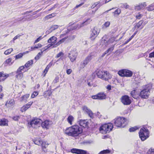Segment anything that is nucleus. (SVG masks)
I'll use <instances>...</instances> for the list:
<instances>
[{
  "mask_svg": "<svg viewBox=\"0 0 154 154\" xmlns=\"http://www.w3.org/2000/svg\"><path fill=\"white\" fill-rule=\"evenodd\" d=\"M64 132L69 136L75 137L82 133V129L78 125H74L66 128Z\"/></svg>",
  "mask_w": 154,
  "mask_h": 154,
  "instance_id": "1",
  "label": "nucleus"
},
{
  "mask_svg": "<svg viewBox=\"0 0 154 154\" xmlns=\"http://www.w3.org/2000/svg\"><path fill=\"white\" fill-rule=\"evenodd\" d=\"M113 125L111 123L106 124L102 125L99 128L100 132L103 134H106L112 131Z\"/></svg>",
  "mask_w": 154,
  "mask_h": 154,
  "instance_id": "2",
  "label": "nucleus"
},
{
  "mask_svg": "<svg viewBox=\"0 0 154 154\" xmlns=\"http://www.w3.org/2000/svg\"><path fill=\"white\" fill-rule=\"evenodd\" d=\"M114 123L115 125L118 127H123L128 123V121L126 119L123 117H119L114 119Z\"/></svg>",
  "mask_w": 154,
  "mask_h": 154,
  "instance_id": "3",
  "label": "nucleus"
},
{
  "mask_svg": "<svg viewBox=\"0 0 154 154\" xmlns=\"http://www.w3.org/2000/svg\"><path fill=\"white\" fill-rule=\"evenodd\" d=\"M139 133L140 137L143 141L146 140L149 137V132L148 130L144 127L140 129Z\"/></svg>",
  "mask_w": 154,
  "mask_h": 154,
  "instance_id": "4",
  "label": "nucleus"
},
{
  "mask_svg": "<svg viewBox=\"0 0 154 154\" xmlns=\"http://www.w3.org/2000/svg\"><path fill=\"white\" fill-rule=\"evenodd\" d=\"M115 40V38L114 37H113L110 39H108L106 36H104L101 40L100 45L102 46H106L109 44L113 42Z\"/></svg>",
  "mask_w": 154,
  "mask_h": 154,
  "instance_id": "5",
  "label": "nucleus"
},
{
  "mask_svg": "<svg viewBox=\"0 0 154 154\" xmlns=\"http://www.w3.org/2000/svg\"><path fill=\"white\" fill-rule=\"evenodd\" d=\"M42 122V120L39 119H34L28 123V126L29 127L36 128L39 126Z\"/></svg>",
  "mask_w": 154,
  "mask_h": 154,
  "instance_id": "6",
  "label": "nucleus"
},
{
  "mask_svg": "<svg viewBox=\"0 0 154 154\" xmlns=\"http://www.w3.org/2000/svg\"><path fill=\"white\" fill-rule=\"evenodd\" d=\"M151 86V84L147 85L146 86L147 88L143 89L140 92L139 96L141 98L146 99L148 97L150 94L149 90L151 88L149 87Z\"/></svg>",
  "mask_w": 154,
  "mask_h": 154,
  "instance_id": "7",
  "label": "nucleus"
},
{
  "mask_svg": "<svg viewBox=\"0 0 154 154\" xmlns=\"http://www.w3.org/2000/svg\"><path fill=\"white\" fill-rule=\"evenodd\" d=\"M118 74L121 76L131 77L133 75L132 71L127 69H122L118 72Z\"/></svg>",
  "mask_w": 154,
  "mask_h": 154,
  "instance_id": "8",
  "label": "nucleus"
},
{
  "mask_svg": "<svg viewBox=\"0 0 154 154\" xmlns=\"http://www.w3.org/2000/svg\"><path fill=\"white\" fill-rule=\"evenodd\" d=\"M120 100L122 103L125 105H129L131 103V100L128 95H125L122 96Z\"/></svg>",
  "mask_w": 154,
  "mask_h": 154,
  "instance_id": "9",
  "label": "nucleus"
},
{
  "mask_svg": "<svg viewBox=\"0 0 154 154\" xmlns=\"http://www.w3.org/2000/svg\"><path fill=\"white\" fill-rule=\"evenodd\" d=\"M92 56L89 55L86 57L85 60L81 62L80 64V68L81 69L84 68L92 59Z\"/></svg>",
  "mask_w": 154,
  "mask_h": 154,
  "instance_id": "10",
  "label": "nucleus"
},
{
  "mask_svg": "<svg viewBox=\"0 0 154 154\" xmlns=\"http://www.w3.org/2000/svg\"><path fill=\"white\" fill-rule=\"evenodd\" d=\"M78 54L77 52L74 51H70L68 54V57L71 62H73L77 58Z\"/></svg>",
  "mask_w": 154,
  "mask_h": 154,
  "instance_id": "11",
  "label": "nucleus"
},
{
  "mask_svg": "<svg viewBox=\"0 0 154 154\" xmlns=\"http://www.w3.org/2000/svg\"><path fill=\"white\" fill-rule=\"evenodd\" d=\"M25 67L24 66H20L17 69L16 75V77L18 79H21L23 77V73L22 71L24 69Z\"/></svg>",
  "mask_w": 154,
  "mask_h": 154,
  "instance_id": "12",
  "label": "nucleus"
},
{
  "mask_svg": "<svg viewBox=\"0 0 154 154\" xmlns=\"http://www.w3.org/2000/svg\"><path fill=\"white\" fill-rule=\"evenodd\" d=\"M42 127L44 128H45L46 130L48 129L50 127L51 125V121L49 120H45L44 122H41Z\"/></svg>",
  "mask_w": 154,
  "mask_h": 154,
  "instance_id": "13",
  "label": "nucleus"
},
{
  "mask_svg": "<svg viewBox=\"0 0 154 154\" xmlns=\"http://www.w3.org/2000/svg\"><path fill=\"white\" fill-rule=\"evenodd\" d=\"M92 20H90V19H88L82 23H78L76 26L75 29H79L81 27L84 26V25H86L89 24Z\"/></svg>",
  "mask_w": 154,
  "mask_h": 154,
  "instance_id": "14",
  "label": "nucleus"
},
{
  "mask_svg": "<svg viewBox=\"0 0 154 154\" xmlns=\"http://www.w3.org/2000/svg\"><path fill=\"white\" fill-rule=\"evenodd\" d=\"M71 152L72 153L77 154H86L87 152L86 150L75 148L72 149L71 150Z\"/></svg>",
  "mask_w": 154,
  "mask_h": 154,
  "instance_id": "15",
  "label": "nucleus"
},
{
  "mask_svg": "<svg viewBox=\"0 0 154 154\" xmlns=\"http://www.w3.org/2000/svg\"><path fill=\"white\" fill-rule=\"evenodd\" d=\"M33 102H30L27 104L23 106L21 108L20 110L22 112L25 111L29 108L33 103Z\"/></svg>",
  "mask_w": 154,
  "mask_h": 154,
  "instance_id": "16",
  "label": "nucleus"
},
{
  "mask_svg": "<svg viewBox=\"0 0 154 154\" xmlns=\"http://www.w3.org/2000/svg\"><path fill=\"white\" fill-rule=\"evenodd\" d=\"M14 101L12 99L8 100L6 102L5 106L7 107H10L12 106L14 104Z\"/></svg>",
  "mask_w": 154,
  "mask_h": 154,
  "instance_id": "17",
  "label": "nucleus"
},
{
  "mask_svg": "<svg viewBox=\"0 0 154 154\" xmlns=\"http://www.w3.org/2000/svg\"><path fill=\"white\" fill-rule=\"evenodd\" d=\"M83 110L86 112L90 117H93V114L92 111L86 106H84L82 108Z\"/></svg>",
  "mask_w": 154,
  "mask_h": 154,
  "instance_id": "18",
  "label": "nucleus"
},
{
  "mask_svg": "<svg viewBox=\"0 0 154 154\" xmlns=\"http://www.w3.org/2000/svg\"><path fill=\"white\" fill-rule=\"evenodd\" d=\"M79 123L81 126L83 127H87L88 125V122L87 120H80L79 122Z\"/></svg>",
  "mask_w": 154,
  "mask_h": 154,
  "instance_id": "19",
  "label": "nucleus"
},
{
  "mask_svg": "<svg viewBox=\"0 0 154 154\" xmlns=\"http://www.w3.org/2000/svg\"><path fill=\"white\" fill-rule=\"evenodd\" d=\"M105 72L103 79H104L106 81H107L109 79H110L112 77L111 75L109 73L106 71H104Z\"/></svg>",
  "mask_w": 154,
  "mask_h": 154,
  "instance_id": "20",
  "label": "nucleus"
},
{
  "mask_svg": "<svg viewBox=\"0 0 154 154\" xmlns=\"http://www.w3.org/2000/svg\"><path fill=\"white\" fill-rule=\"evenodd\" d=\"M100 29L99 28L97 27H94L92 30L91 33L94 35H95L96 36H97L100 33Z\"/></svg>",
  "mask_w": 154,
  "mask_h": 154,
  "instance_id": "21",
  "label": "nucleus"
},
{
  "mask_svg": "<svg viewBox=\"0 0 154 154\" xmlns=\"http://www.w3.org/2000/svg\"><path fill=\"white\" fill-rule=\"evenodd\" d=\"M8 74H6L3 72H0V81H2L5 80L8 77Z\"/></svg>",
  "mask_w": 154,
  "mask_h": 154,
  "instance_id": "22",
  "label": "nucleus"
},
{
  "mask_svg": "<svg viewBox=\"0 0 154 154\" xmlns=\"http://www.w3.org/2000/svg\"><path fill=\"white\" fill-rule=\"evenodd\" d=\"M57 39V38L54 36H53L51 37L48 41V43H51V44H53L54 45H55V43Z\"/></svg>",
  "mask_w": 154,
  "mask_h": 154,
  "instance_id": "23",
  "label": "nucleus"
},
{
  "mask_svg": "<svg viewBox=\"0 0 154 154\" xmlns=\"http://www.w3.org/2000/svg\"><path fill=\"white\" fill-rule=\"evenodd\" d=\"M29 96V94H26L23 95L20 98V101L21 102L24 101L26 102Z\"/></svg>",
  "mask_w": 154,
  "mask_h": 154,
  "instance_id": "24",
  "label": "nucleus"
},
{
  "mask_svg": "<svg viewBox=\"0 0 154 154\" xmlns=\"http://www.w3.org/2000/svg\"><path fill=\"white\" fill-rule=\"evenodd\" d=\"M8 121L5 119H0V126H4L8 125Z\"/></svg>",
  "mask_w": 154,
  "mask_h": 154,
  "instance_id": "25",
  "label": "nucleus"
},
{
  "mask_svg": "<svg viewBox=\"0 0 154 154\" xmlns=\"http://www.w3.org/2000/svg\"><path fill=\"white\" fill-rule=\"evenodd\" d=\"M104 71L101 70H99L97 73V76L100 78L103 79L105 72Z\"/></svg>",
  "mask_w": 154,
  "mask_h": 154,
  "instance_id": "26",
  "label": "nucleus"
},
{
  "mask_svg": "<svg viewBox=\"0 0 154 154\" xmlns=\"http://www.w3.org/2000/svg\"><path fill=\"white\" fill-rule=\"evenodd\" d=\"M131 94L132 96L134 99H137L138 97V93L135 90L132 91Z\"/></svg>",
  "mask_w": 154,
  "mask_h": 154,
  "instance_id": "27",
  "label": "nucleus"
},
{
  "mask_svg": "<svg viewBox=\"0 0 154 154\" xmlns=\"http://www.w3.org/2000/svg\"><path fill=\"white\" fill-rule=\"evenodd\" d=\"M98 97L99 100H103L106 99V95L104 93L101 92L98 94Z\"/></svg>",
  "mask_w": 154,
  "mask_h": 154,
  "instance_id": "28",
  "label": "nucleus"
},
{
  "mask_svg": "<svg viewBox=\"0 0 154 154\" xmlns=\"http://www.w3.org/2000/svg\"><path fill=\"white\" fill-rule=\"evenodd\" d=\"M146 6V5L145 3H141L140 4H139V5L135 6V9L136 10H139L143 8V7Z\"/></svg>",
  "mask_w": 154,
  "mask_h": 154,
  "instance_id": "29",
  "label": "nucleus"
},
{
  "mask_svg": "<svg viewBox=\"0 0 154 154\" xmlns=\"http://www.w3.org/2000/svg\"><path fill=\"white\" fill-rule=\"evenodd\" d=\"M59 27V26L57 25H54L51 26L49 29L50 31H49V32H48V33H49L52 32L54 30H55L56 29L58 28Z\"/></svg>",
  "mask_w": 154,
  "mask_h": 154,
  "instance_id": "30",
  "label": "nucleus"
},
{
  "mask_svg": "<svg viewBox=\"0 0 154 154\" xmlns=\"http://www.w3.org/2000/svg\"><path fill=\"white\" fill-rule=\"evenodd\" d=\"M33 60H30L28 61L24 65V66L26 68H28L31 66L33 63Z\"/></svg>",
  "mask_w": 154,
  "mask_h": 154,
  "instance_id": "31",
  "label": "nucleus"
},
{
  "mask_svg": "<svg viewBox=\"0 0 154 154\" xmlns=\"http://www.w3.org/2000/svg\"><path fill=\"white\" fill-rule=\"evenodd\" d=\"M42 45L40 43L38 44L37 45H35V46L32 47L31 48V49L29 50L30 51H32L35 50V49H38L42 47Z\"/></svg>",
  "mask_w": 154,
  "mask_h": 154,
  "instance_id": "32",
  "label": "nucleus"
},
{
  "mask_svg": "<svg viewBox=\"0 0 154 154\" xmlns=\"http://www.w3.org/2000/svg\"><path fill=\"white\" fill-rule=\"evenodd\" d=\"M74 120V118L71 115L69 116L67 119L68 122L70 125L72 124V122Z\"/></svg>",
  "mask_w": 154,
  "mask_h": 154,
  "instance_id": "33",
  "label": "nucleus"
},
{
  "mask_svg": "<svg viewBox=\"0 0 154 154\" xmlns=\"http://www.w3.org/2000/svg\"><path fill=\"white\" fill-rule=\"evenodd\" d=\"M48 145V143H47V142L45 141H42L41 145L42 146V150H44V151H45V150H44V149H45L47 147Z\"/></svg>",
  "mask_w": 154,
  "mask_h": 154,
  "instance_id": "34",
  "label": "nucleus"
},
{
  "mask_svg": "<svg viewBox=\"0 0 154 154\" xmlns=\"http://www.w3.org/2000/svg\"><path fill=\"white\" fill-rule=\"evenodd\" d=\"M12 61V59L11 58H9L7 59L5 62H4V64L6 66L7 65L9 64V65H11L12 64V63H11Z\"/></svg>",
  "mask_w": 154,
  "mask_h": 154,
  "instance_id": "35",
  "label": "nucleus"
},
{
  "mask_svg": "<svg viewBox=\"0 0 154 154\" xmlns=\"http://www.w3.org/2000/svg\"><path fill=\"white\" fill-rule=\"evenodd\" d=\"M52 94V92L50 91H45L43 93V95L45 97H47V96H50Z\"/></svg>",
  "mask_w": 154,
  "mask_h": 154,
  "instance_id": "36",
  "label": "nucleus"
},
{
  "mask_svg": "<svg viewBox=\"0 0 154 154\" xmlns=\"http://www.w3.org/2000/svg\"><path fill=\"white\" fill-rule=\"evenodd\" d=\"M67 38V37H65L64 38H63L61 39L57 43H56L55 45H57V46L60 45V44L63 43L65 41V40Z\"/></svg>",
  "mask_w": 154,
  "mask_h": 154,
  "instance_id": "37",
  "label": "nucleus"
},
{
  "mask_svg": "<svg viewBox=\"0 0 154 154\" xmlns=\"http://www.w3.org/2000/svg\"><path fill=\"white\" fill-rule=\"evenodd\" d=\"M42 141L40 139H38L35 140L34 142L35 144L39 146L41 145Z\"/></svg>",
  "mask_w": 154,
  "mask_h": 154,
  "instance_id": "38",
  "label": "nucleus"
},
{
  "mask_svg": "<svg viewBox=\"0 0 154 154\" xmlns=\"http://www.w3.org/2000/svg\"><path fill=\"white\" fill-rule=\"evenodd\" d=\"M43 53L42 52H40L38 53V54L35 57V59L36 60H38L42 56V55Z\"/></svg>",
  "mask_w": 154,
  "mask_h": 154,
  "instance_id": "39",
  "label": "nucleus"
},
{
  "mask_svg": "<svg viewBox=\"0 0 154 154\" xmlns=\"http://www.w3.org/2000/svg\"><path fill=\"white\" fill-rule=\"evenodd\" d=\"M120 13V10L119 9H118L113 12V13L114 16L117 17L119 15V14Z\"/></svg>",
  "mask_w": 154,
  "mask_h": 154,
  "instance_id": "40",
  "label": "nucleus"
},
{
  "mask_svg": "<svg viewBox=\"0 0 154 154\" xmlns=\"http://www.w3.org/2000/svg\"><path fill=\"white\" fill-rule=\"evenodd\" d=\"M13 51V49L12 48L7 50L4 52V54L5 55H8L10 54Z\"/></svg>",
  "mask_w": 154,
  "mask_h": 154,
  "instance_id": "41",
  "label": "nucleus"
},
{
  "mask_svg": "<svg viewBox=\"0 0 154 154\" xmlns=\"http://www.w3.org/2000/svg\"><path fill=\"white\" fill-rule=\"evenodd\" d=\"M143 23V22L142 21H140L138 23H137L135 26V28L138 29L142 25Z\"/></svg>",
  "mask_w": 154,
  "mask_h": 154,
  "instance_id": "42",
  "label": "nucleus"
},
{
  "mask_svg": "<svg viewBox=\"0 0 154 154\" xmlns=\"http://www.w3.org/2000/svg\"><path fill=\"white\" fill-rule=\"evenodd\" d=\"M55 16V14L54 13H52L51 14H50L46 16L45 17V18L47 19L51 18L53 17H54Z\"/></svg>",
  "mask_w": 154,
  "mask_h": 154,
  "instance_id": "43",
  "label": "nucleus"
},
{
  "mask_svg": "<svg viewBox=\"0 0 154 154\" xmlns=\"http://www.w3.org/2000/svg\"><path fill=\"white\" fill-rule=\"evenodd\" d=\"M38 93L36 91H34L31 95V98H33L38 95Z\"/></svg>",
  "mask_w": 154,
  "mask_h": 154,
  "instance_id": "44",
  "label": "nucleus"
},
{
  "mask_svg": "<svg viewBox=\"0 0 154 154\" xmlns=\"http://www.w3.org/2000/svg\"><path fill=\"white\" fill-rule=\"evenodd\" d=\"M110 22L109 21L106 22L103 25V27L107 28L110 25Z\"/></svg>",
  "mask_w": 154,
  "mask_h": 154,
  "instance_id": "45",
  "label": "nucleus"
},
{
  "mask_svg": "<svg viewBox=\"0 0 154 154\" xmlns=\"http://www.w3.org/2000/svg\"><path fill=\"white\" fill-rule=\"evenodd\" d=\"M23 54L20 53L15 56L16 59H18L21 58L23 55Z\"/></svg>",
  "mask_w": 154,
  "mask_h": 154,
  "instance_id": "46",
  "label": "nucleus"
},
{
  "mask_svg": "<svg viewBox=\"0 0 154 154\" xmlns=\"http://www.w3.org/2000/svg\"><path fill=\"white\" fill-rule=\"evenodd\" d=\"M97 36H96L95 35H94L93 34L91 33L90 36V38L91 40L94 41Z\"/></svg>",
  "mask_w": 154,
  "mask_h": 154,
  "instance_id": "47",
  "label": "nucleus"
},
{
  "mask_svg": "<svg viewBox=\"0 0 154 154\" xmlns=\"http://www.w3.org/2000/svg\"><path fill=\"white\" fill-rule=\"evenodd\" d=\"M53 46L52 48H55L57 47V45H54L53 44H49L47 46H46V48H47V49L50 47L51 46Z\"/></svg>",
  "mask_w": 154,
  "mask_h": 154,
  "instance_id": "48",
  "label": "nucleus"
},
{
  "mask_svg": "<svg viewBox=\"0 0 154 154\" xmlns=\"http://www.w3.org/2000/svg\"><path fill=\"white\" fill-rule=\"evenodd\" d=\"M138 129V128L137 127H132L130 128L129 129V131L130 132H133L135 131L136 130H137Z\"/></svg>",
  "mask_w": 154,
  "mask_h": 154,
  "instance_id": "49",
  "label": "nucleus"
},
{
  "mask_svg": "<svg viewBox=\"0 0 154 154\" xmlns=\"http://www.w3.org/2000/svg\"><path fill=\"white\" fill-rule=\"evenodd\" d=\"M154 5L152 4L150 5L147 8V10L149 11H152L154 9L153 7Z\"/></svg>",
  "mask_w": 154,
  "mask_h": 154,
  "instance_id": "50",
  "label": "nucleus"
},
{
  "mask_svg": "<svg viewBox=\"0 0 154 154\" xmlns=\"http://www.w3.org/2000/svg\"><path fill=\"white\" fill-rule=\"evenodd\" d=\"M148 154H154V149L151 148L147 152Z\"/></svg>",
  "mask_w": 154,
  "mask_h": 154,
  "instance_id": "51",
  "label": "nucleus"
},
{
  "mask_svg": "<svg viewBox=\"0 0 154 154\" xmlns=\"http://www.w3.org/2000/svg\"><path fill=\"white\" fill-rule=\"evenodd\" d=\"M64 55V54L62 52H60L58 53L56 56V58H58L60 57H63Z\"/></svg>",
  "mask_w": 154,
  "mask_h": 154,
  "instance_id": "52",
  "label": "nucleus"
},
{
  "mask_svg": "<svg viewBox=\"0 0 154 154\" xmlns=\"http://www.w3.org/2000/svg\"><path fill=\"white\" fill-rule=\"evenodd\" d=\"M109 152V150L106 149L100 152V154H103L104 153H108Z\"/></svg>",
  "mask_w": 154,
  "mask_h": 154,
  "instance_id": "53",
  "label": "nucleus"
},
{
  "mask_svg": "<svg viewBox=\"0 0 154 154\" xmlns=\"http://www.w3.org/2000/svg\"><path fill=\"white\" fill-rule=\"evenodd\" d=\"M20 118V116H15L13 118V119L15 121H17Z\"/></svg>",
  "mask_w": 154,
  "mask_h": 154,
  "instance_id": "54",
  "label": "nucleus"
},
{
  "mask_svg": "<svg viewBox=\"0 0 154 154\" xmlns=\"http://www.w3.org/2000/svg\"><path fill=\"white\" fill-rule=\"evenodd\" d=\"M42 39V38L41 36H40L34 42V44H35L36 43H37L38 42L40 41Z\"/></svg>",
  "mask_w": 154,
  "mask_h": 154,
  "instance_id": "55",
  "label": "nucleus"
},
{
  "mask_svg": "<svg viewBox=\"0 0 154 154\" xmlns=\"http://www.w3.org/2000/svg\"><path fill=\"white\" fill-rule=\"evenodd\" d=\"M142 14L139 13L136 15V17L137 19H140L142 17Z\"/></svg>",
  "mask_w": 154,
  "mask_h": 154,
  "instance_id": "56",
  "label": "nucleus"
},
{
  "mask_svg": "<svg viewBox=\"0 0 154 154\" xmlns=\"http://www.w3.org/2000/svg\"><path fill=\"white\" fill-rule=\"evenodd\" d=\"M134 37V35H132L128 40H127L126 42H125V44H127L130 41H131V39Z\"/></svg>",
  "mask_w": 154,
  "mask_h": 154,
  "instance_id": "57",
  "label": "nucleus"
},
{
  "mask_svg": "<svg viewBox=\"0 0 154 154\" xmlns=\"http://www.w3.org/2000/svg\"><path fill=\"white\" fill-rule=\"evenodd\" d=\"M59 80V77L58 76L56 77L54 80L53 82L54 83L57 82Z\"/></svg>",
  "mask_w": 154,
  "mask_h": 154,
  "instance_id": "58",
  "label": "nucleus"
},
{
  "mask_svg": "<svg viewBox=\"0 0 154 154\" xmlns=\"http://www.w3.org/2000/svg\"><path fill=\"white\" fill-rule=\"evenodd\" d=\"M92 98L94 99H98V94L97 95H93Z\"/></svg>",
  "mask_w": 154,
  "mask_h": 154,
  "instance_id": "59",
  "label": "nucleus"
},
{
  "mask_svg": "<svg viewBox=\"0 0 154 154\" xmlns=\"http://www.w3.org/2000/svg\"><path fill=\"white\" fill-rule=\"evenodd\" d=\"M149 57L154 58V51L149 54Z\"/></svg>",
  "mask_w": 154,
  "mask_h": 154,
  "instance_id": "60",
  "label": "nucleus"
},
{
  "mask_svg": "<svg viewBox=\"0 0 154 154\" xmlns=\"http://www.w3.org/2000/svg\"><path fill=\"white\" fill-rule=\"evenodd\" d=\"M114 48L113 47H111L109 49H108L106 51L108 53L109 52V54L111 53V52L113 50Z\"/></svg>",
  "mask_w": 154,
  "mask_h": 154,
  "instance_id": "61",
  "label": "nucleus"
},
{
  "mask_svg": "<svg viewBox=\"0 0 154 154\" xmlns=\"http://www.w3.org/2000/svg\"><path fill=\"white\" fill-rule=\"evenodd\" d=\"M72 72V70L71 69H69L67 70L66 73L67 74L69 75Z\"/></svg>",
  "mask_w": 154,
  "mask_h": 154,
  "instance_id": "62",
  "label": "nucleus"
},
{
  "mask_svg": "<svg viewBox=\"0 0 154 154\" xmlns=\"http://www.w3.org/2000/svg\"><path fill=\"white\" fill-rule=\"evenodd\" d=\"M98 3L97 2H96V3H95L92 5V6H91V8H95L96 6H97L98 4Z\"/></svg>",
  "mask_w": 154,
  "mask_h": 154,
  "instance_id": "63",
  "label": "nucleus"
},
{
  "mask_svg": "<svg viewBox=\"0 0 154 154\" xmlns=\"http://www.w3.org/2000/svg\"><path fill=\"white\" fill-rule=\"evenodd\" d=\"M52 62L51 61L49 63V64L47 66L48 67V68H50L52 66Z\"/></svg>",
  "mask_w": 154,
  "mask_h": 154,
  "instance_id": "64",
  "label": "nucleus"
}]
</instances>
